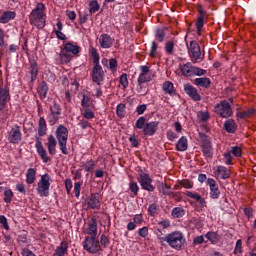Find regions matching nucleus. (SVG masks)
Listing matches in <instances>:
<instances>
[{
    "label": "nucleus",
    "instance_id": "e433bc0d",
    "mask_svg": "<svg viewBox=\"0 0 256 256\" xmlns=\"http://www.w3.org/2000/svg\"><path fill=\"white\" fill-rule=\"evenodd\" d=\"M185 215V210L181 207H176L173 208L172 210V216L175 217L176 219H181Z\"/></svg>",
    "mask_w": 256,
    "mask_h": 256
},
{
    "label": "nucleus",
    "instance_id": "bb28decb",
    "mask_svg": "<svg viewBox=\"0 0 256 256\" xmlns=\"http://www.w3.org/2000/svg\"><path fill=\"white\" fill-rule=\"evenodd\" d=\"M15 12L13 11H5L0 16V23H9L11 19H15Z\"/></svg>",
    "mask_w": 256,
    "mask_h": 256
},
{
    "label": "nucleus",
    "instance_id": "4be33fe9",
    "mask_svg": "<svg viewBox=\"0 0 256 256\" xmlns=\"http://www.w3.org/2000/svg\"><path fill=\"white\" fill-rule=\"evenodd\" d=\"M185 195L187 197H190V199H194L195 201H197V203H199L201 207H207V202L205 201L204 198L201 197V195L193 193L191 191H186Z\"/></svg>",
    "mask_w": 256,
    "mask_h": 256
},
{
    "label": "nucleus",
    "instance_id": "58836bf2",
    "mask_svg": "<svg viewBox=\"0 0 256 256\" xmlns=\"http://www.w3.org/2000/svg\"><path fill=\"white\" fill-rule=\"evenodd\" d=\"M253 113H255V109L250 108L244 112H238L237 117L239 119H245V117H251V115H253Z\"/></svg>",
    "mask_w": 256,
    "mask_h": 256
},
{
    "label": "nucleus",
    "instance_id": "69168bd1",
    "mask_svg": "<svg viewBox=\"0 0 256 256\" xmlns=\"http://www.w3.org/2000/svg\"><path fill=\"white\" fill-rule=\"evenodd\" d=\"M74 193L75 197H79L81 195V182H76L74 184Z\"/></svg>",
    "mask_w": 256,
    "mask_h": 256
},
{
    "label": "nucleus",
    "instance_id": "a878e982",
    "mask_svg": "<svg viewBox=\"0 0 256 256\" xmlns=\"http://www.w3.org/2000/svg\"><path fill=\"white\" fill-rule=\"evenodd\" d=\"M216 172L220 179H229V177H231L229 169H227L225 166H218Z\"/></svg>",
    "mask_w": 256,
    "mask_h": 256
},
{
    "label": "nucleus",
    "instance_id": "0eeeda50",
    "mask_svg": "<svg viewBox=\"0 0 256 256\" xmlns=\"http://www.w3.org/2000/svg\"><path fill=\"white\" fill-rule=\"evenodd\" d=\"M51 177L49 174H44L41 176V179L38 183L37 192L40 197H47L49 195V187H51V183L49 182Z\"/></svg>",
    "mask_w": 256,
    "mask_h": 256
},
{
    "label": "nucleus",
    "instance_id": "ddd939ff",
    "mask_svg": "<svg viewBox=\"0 0 256 256\" xmlns=\"http://www.w3.org/2000/svg\"><path fill=\"white\" fill-rule=\"evenodd\" d=\"M184 91L192 99V101H201V94H199L197 88L191 84H184Z\"/></svg>",
    "mask_w": 256,
    "mask_h": 256
},
{
    "label": "nucleus",
    "instance_id": "a19ab883",
    "mask_svg": "<svg viewBox=\"0 0 256 256\" xmlns=\"http://www.w3.org/2000/svg\"><path fill=\"white\" fill-rule=\"evenodd\" d=\"M155 37H156V39H158V41L160 43H163V41H165V30L164 29H156Z\"/></svg>",
    "mask_w": 256,
    "mask_h": 256
},
{
    "label": "nucleus",
    "instance_id": "603ef678",
    "mask_svg": "<svg viewBox=\"0 0 256 256\" xmlns=\"http://www.w3.org/2000/svg\"><path fill=\"white\" fill-rule=\"evenodd\" d=\"M120 84L122 85V87L124 89H127V87L129 86V80L127 79V74L126 73H123L120 76Z\"/></svg>",
    "mask_w": 256,
    "mask_h": 256
},
{
    "label": "nucleus",
    "instance_id": "a18cd8bd",
    "mask_svg": "<svg viewBox=\"0 0 256 256\" xmlns=\"http://www.w3.org/2000/svg\"><path fill=\"white\" fill-rule=\"evenodd\" d=\"M206 238L208 239V241H211V243H217V241H219V238L217 237V233L215 232H208L206 234Z\"/></svg>",
    "mask_w": 256,
    "mask_h": 256
},
{
    "label": "nucleus",
    "instance_id": "8fccbe9b",
    "mask_svg": "<svg viewBox=\"0 0 256 256\" xmlns=\"http://www.w3.org/2000/svg\"><path fill=\"white\" fill-rule=\"evenodd\" d=\"M175 47V44L173 43V41H168L165 44V51L168 55H173V49Z\"/></svg>",
    "mask_w": 256,
    "mask_h": 256
},
{
    "label": "nucleus",
    "instance_id": "7ed1b4c3",
    "mask_svg": "<svg viewBox=\"0 0 256 256\" xmlns=\"http://www.w3.org/2000/svg\"><path fill=\"white\" fill-rule=\"evenodd\" d=\"M56 139L63 155H69V150L67 149V139H69V130L67 127L60 125L56 129Z\"/></svg>",
    "mask_w": 256,
    "mask_h": 256
},
{
    "label": "nucleus",
    "instance_id": "473e14b6",
    "mask_svg": "<svg viewBox=\"0 0 256 256\" xmlns=\"http://www.w3.org/2000/svg\"><path fill=\"white\" fill-rule=\"evenodd\" d=\"M31 81H36L37 75H39V68L37 62L32 61L30 65Z\"/></svg>",
    "mask_w": 256,
    "mask_h": 256
},
{
    "label": "nucleus",
    "instance_id": "f03ea898",
    "mask_svg": "<svg viewBox=\"0 0 256 256\" xmlns=\"http://www.w3.org/2000/svg\"><path fill=\"white\" fill-rule=\"evenodd\" d=\"M164 241H166L172 249H176V251H181L185 245V237L183 236V233L179 231L168 234L164 238Z\"/></svg>",
    "mask_w": 256,
    "mask_h": 256
},
{
    "label": "nucleus",
    "instance_id": "49530a36",
    "mask_svg": "<svg viewBox=\"0 0 256 256\" xmlns=\"http://www.w3.org/2000/svg\"><path fill=\"white\" fill-rule=\"evenodd\" d=\"M90 13H97L99 11V3L96 0H93L89 3Z\"/></svg>",
    "mask_w": 256,
    "mask_h": 256
},
{
    "label": "nucleus",
    "instance_id": "7c9ffc66",
    "mask_svg": "<svg viewBox=\"0 0 256 256\" xmlns=\"http://www.w3.org/2000/svg\"><path fill=\"white\" fill-rule=\"evenodd\" d=\"M158 191L164 195H172L171 187L167 186V184L163 182H159L158 185Z\"/></svg>",
    "mask_w": 256,
    "mask_h": 256
},
{
    "label": "nucleus",
    "instance_id": "412c9836",
    "mask_svg": "<svg viewBox=\"0 0 256 256\" xmlns=\"http://www.w3.org/2000/svg\"><path fill=\"white\" fill-rule=\"evenodd\" d=\"M47 147H48V151L50 153V155H55L57 153V140H55V136L54 135H50L48 137V142H47Z\"/></svg>",
    "mask_w": 256,
    "mask_h": 256
},
{
    "label": "nucleus",
    "instance_id": "4468645a",
    "mask_svg": "<svg viewBox=\"0 0 256 256\" xmlns=\"http://www.w3.org/2000/svg\"><path fill=\"white\" fill-rule=\"evenodd\" d=\"M157 129H159L158 121L148 122L144 126V130H142V133L148 137H153V135L157 133Z\"/></svg>",
    "mask_w": 256,
    "mask_h": 256
},
{
    "label": "nucleus",
    "instance_id": "e2e57ef3",
    "mask_svg": "<svg viewBox=\"0 0 256 256\" xmlns=\"http://www.w3.org/2000/svg\"><path fill=\"white\" fill-rule=\"evenodd\" d=\"M100 244L102 245V247L106 248L107 245H109V238H107V236L105 234H102L100 237Z\"/></svg>",
    "mask_w": 256,
    "mask_h": 256
},
{
    "label": "nucleus",
    "instance_id": "6e6d98bb",
    "mask_svg": "<svg viewBox=\"0 0 256 256\" xmlns=\"http://www.w3.org/2000/svg\"><path fill=\"white\" fill-rule=\"evenodd\" d=\"M130 191L136 196L139 193V185L136 182H131L129 185Z\"/></svg>",
    "mask_w": 256,
    "mask_h": 256
},
{
    "label": "nucleus",
    "instance_id": "423d86ee",
    "mask_svg": "<svg viewBox=\"0 0 256 256\" xmlns=\"http://www.w3.org/2000/svg\"><path fill=\"white\" fill-rule=\"evenodd\" d=\"M199 138L202 141L201 149L204 157H213V144H211V140H209V136L205 133L200 132Z\"/></svg>",
    "mask_w": 256,
    "mask_h": 256
},
{
    "label": "nucleus",
    "instance_id": "774afa93",
    "mask_svg": "<svg viewBox=\"0 0 256 256\" xmlns=\"http://www.w3.org/2000/svg\"><path fill=\"white\" fill-rule=\"evenodd\" d=\"M78 125L81 126V129H87V127H91V124L89 123V121L85 119L80 120Z\"/></svg>",
    "mask_w": 256,
    "mask_h": 256
},
{
    "label": "nucleus",
    "instance_id": "338daca9",
    "mask_svg": "<svg viewBox=\"0 0 256 256\" xmlns=\"http://www.w3.org/2000/svg\"><path fill=\"white\" fill-rule=\"evenodd\" d=\"M0 223L6 231H9V224L7 223V218L5 216H0Z\"/></svg>",
    "mask_w": 256,
    "mask_h": 256
},
{
    "label": "nucleus",
    "instance_id": "09e8293b",
    "mask_svg": "<svg viewBox=\"0 0 256 256\" xmlns=\"http://www.w3.org/2000/svg\"><path fill=\"white\" fill-rule=\"evenodd\" d=\"M198 117H199L200 121L205 123L206 121H209L211 116L209 115L208 111H206V112L201 111V112L198 113Z\"/></svg>",
    "mask_w": 256,
    "mask_h": 256
},
{
    "label": "nucleus",
    "instance_id": "6ab92c4d",
    "mask_svg": "<svg viewBox=\"0 0 256 256\" xmlns=\"http://www.w3.org/2000/svg\"><path fill=\"white\" fill-rule=\"evenodd\" d=\"M180 70L182 72V75L184 77H193L194 71H195V66L191 64V62H188L180 67Z\"/></svg>",
    "mask_w": 256,
    "mask_h": 256
},
{
    "label": "nucleus",
    "instance_id": "6e6552de",
    "mask_svg": "<svg viewBox=\"0 0 256 256\" xmlns=\"http://www.w3.org/2000/svg\"><path fill=\"white\" fill-rule=\"evenodd\" d=\"M188 55L193 63H200L201 61V47L197 41H191L188 47Z\"/></svg>",
    "mask_w": 256,
    "mask_h": 256
},
{
    "label": "nucleus",
    "instance_id": "1a4fd4ad",
    "mask_svg": "<svg viewBox=\"0 0 256 256\" xmlns=\"http://www.w3.org/2000/svg\"><path fill=\"white\" fill-rule=\"evenodd\" d=\"M138 183H140L142 189L144 191H149L150 193H153L155 191V186H153V179L149 176L147 173H141L138 176Z\"/></svg>",
    "mask_w": 256,
    "mask_h": 256
},
{
    "label": "nucleus",
    "instance_id": "c85d7f7f",
    "mask_svg": "<svg viewBox=\"0 0 256 256\" xmlns=\"http://www.w3.org/2000/svg\"><path fill=\"white\" fill-rule=\"evenodd\" d=\"M67 249H69V246L67 245V242L63 241L61 242L60 246L56 248L55 254L53 256H64L65 253H67Z\"/></svg>",
    "mask_w": 256,
    "mask_h": 256
},
{
    "label": "nucleus",
    "instance_id": "cd10ccee",
    "mask_svg": "<svg viewBox=\"0 0 256 256\" xmlns=\"http://www.w3.org/2000/svg\"><path fill=\"white\" fill-rule=\"evenodd\" d=\"M35 175H37V171L33 168H29L26 173V183L28 185H33L35 183Z\"/></svg>",
    "mask_w": 256,
    "mask_h": 256
},
{
    "label": "nucleus",
    "instance_id": "c03bdc74",
    "mask_svg": "<svg viewBox=\"0 0 256 256\" xmlns=\"http://www.w3.org/2000/svg\"><path fill=\"white\" fill-rule=\"evenodd\" d=\"M85 170L87 171V173H92L93 169H95V161L93 160H88L85 165Z\"/></svg>",
    "mask_w": 256,
    "mask_h": 256
},
{
    "label": "nucleus",
    "instance_id": "052dcab7",
    "mask_svg": "<svg viewBox=\"0 0 256 256\" xmlns=\"http://www.w3.org/2000/svg\"><path fill=\"white\" fill-rule=\"evenodd\" d=\"M231 153L234 154V157H241V153H243V152H242V150H241V147H239V146H233V147L231 148Z\"/></svg>",
    "mask_w": 256,
    "mask_h": 256
},
{
    "label": "nucleus",
    "instance_id": "c9c22d12",
    "mask_svg": "<svg viewBox=\"0 0 256 256\" xmlns=\"http://www.w3.org/2000/svg\"><path fill=\"white\" fill-rule=\"evenodd\" d=\"M59 57H60V63L62 65H65L67 63H71V59H73V56L69 53H66L64 51H61L59 53Z\"/></svg>",
    "mask_w": 256,
    "mask_h": 256
},
{
    "label": "nucleus",
    "instance_id": "0e129e2a",
    "mask_svg": "<svg viewBox=\"0 0 256 256\" xmlns=\"http://www.w3.org/2000/svg\"><path fill=\"white\" fill-rule=\"evenodd\" d=\"M181 187H185V189H193V183L189 180H182L180 181Z\"/></svg>",
    "mask_w": 256,
    "mask_h": 256
},
{
    "label": "nucleus",
    "instance_id": "393cba45",
    "mask_svg": "<svg viewBox=\"0 0 256 256\" xmlns=\"http://www.w3.org/2000/svg\"><path fill=\"white\" fill-rule=\"evenodd\" d=\"M224 129L227 133H235L237 131V123H235V120L233 119H228L224 123Z\"/></svg>",
    "mask_w": 256,
    "mask_h": 256
},
{
    "label": "nucleus",
    "instance_id": "79ce46f5",
    "mask_svg": "<svg viewBox=\"0 0 256 256\" xmlns=\"http://www.w3.org/2000/svg\"><path fill=\"white\" fill-rule=\"evenodd\" d=\"M145 121H146V119L143 116L138 118V120L136 121V124H135L136 129H142V131H143L145 129V125H147V123H145Z\"/></svg>",
    "mask_w": 256,
    "mask_h": 256
},
{
    "label": "nucleus",
    "instance_id": "f704fd0d",
    "mask_svg": "<svg viewBox=\"0 0 256 256\" xmlns=\"http://www.w3.org/2000/svg\"><path fill=\"white\" fill-rule=\"evenodd\" d=\"M162 88L165 93H168V95H175V87L172 82H164Z\"/></svg>",
    "mask_w": 256,
    "mask_h": 256
},
{
    "label": "nucleus",
    "instance_id": "4c0bfd02",
    "mask_svg": "<svg viewBox=\"0 0 256 256\" xmlns=\"http://www.w3.org/2000/svg\"><path fill=\"white\" fill-rule=\"evenodd\" d=\"M205 25V18L203 16H198L196 21V29L198 35H201V29H203V26Z\"/></svg>",
    "mask_w": 256,
    "mask_h": 256
},
{
    "label": "nucleus",
    "instance_id": "ea45409f",
    "mask_svg": "<svg viewBox=\"0 0 256 256\" xmlns=\"http://www.w3.org/2000/svg\"><path fill=\"white\" fill-rule=\"evenodd\" d=\"M151 81V76L149 74H140L138 77V85L141 86L143 83H149Z\"/></svg>",
    "mask_w": 256,
    "mask_h": 256
},
{
    "label": "nucleus",
    "instance_id": "f3484780",
    "mask_svg": "<svg viewBox=\"0 0 256 256\" xmlns=\"http://www.w3.org/2000/svg\"><path fill=\"white\" fill-rule=\"evenodd\" d=\"M7 99H9V86L5 85L4 88L0 89V111L5 109V103H7Z\"/></svg>",
    "mask_w": 256,
    "mask_h": 256
},
{
    "label": "nucleus",
    "instance_id": "f8f14e48",
    "mask_svg": "<svg viewBox=\"0 0 256 256\" xmlns=\"http://www.w3.org/2000/svg\"><path fill=\"white\" fill-rule=\"evenodd\" d=\"M22 139L21 130L19 126L13 127L8 133V141L9 143H13L14 145L19 143Z\"/></svg>",
    "mask_w": 256,
    "mask_h": 256
},
{
    "label": "nucleus",
    "instance_id": "aec40b11",
    "mask_svg": "<svg viewBox=\"0 0 256 256\" xmlns=\"http://www.w3.org/2000/svg\"><path fill=\"white\" fill-rule=\"evenodd\" d=\"M100 47L103 49H109L113 45V41L109 34H102L99 39Z\"/></svg>",
    "mask_w": 256,
    "mask_h": 256
},
{
    "label": "nucleus",
    "instance_id": "20e7f679",
    "mask_svg": "<svg viewBox=\"0 0 256 256\" xmlns=\"http://www.w3.org/2000/svg\"><path fill=\"white\" fill-rule=\"evenodd\" d=\"M214 113L219 115L222 119H229V117H233V108L231 107V103L227 100L220 101L215 105Z\"/></svg>",
    "mask_w": 256,
    "mask_h": 256
},
{
    "label": "nucleus",
    "instance_id": "39448f33",
    "mask_svg": "<svg viewBox=\"0 0 256 256\" xmlns=\"http://www.w3.org/2000/svg\"><path fill=\"white\" fill-rule=\"evenodd\" d=\"M83 247L85 251H88V253H99V251H102L101 244L97 237L93 236H87L85 240L83 241Z\"/></svg>",
    "mask_w": 256,
    "mask_h": 256
},
{
    "label": "nucleus",
    "instance_id": "864d4df0",
    "mask_svg": "<svg viewBox=\"0 0 256 256\" xmlns=\"http://www.w3.org/2000/svg\"><path fill=\"white\" fill-rule=\"evenodd\" d=\"M59 121V115L58 114H53L52 112L48 115V122L50 125H55Z\"/></svg>",
    "mask_w": 256,
    "mask_h": 256
},
{
    "label": "nucleus",
    "instance_id": "dca6fc26",
    "mask_svg": "<svg viewBox=\"0 0 256 256\" xmlns=\"http://www.w3.org/2000/svg\"><path fill=\"white\" fill-rule=\"evenodd\" d=\"M35 147L37 149L38 155L41 157L44 163H47L49 161V157L47 156V150L43 147V143L41 142V139L36 138V144Z\"/></svg>",
    "mask_w": 256,
    "mask_h": 256
},
{
    "label": "nucleus",
    "instance_id": "680f3d73",
    "mask_svg": "<svg viewBox=\"0 0 256 256\" xmlns=\"http://www.w3.org/2000/svg\"><path fill=\"white\" fill-rule=\"evenodd\" d=\"M91 55L93 57V63L98 64L99 63V53H97V49L92 48Z\"/></svg>",
    "mask_w": 256,
    "mask_h": 256
},
{
    "label": "nucleus",
    "instance_id": "2eb2a0df",
    "mask_svg": "<svg viewBox=\"0 0 256 256\" xmlns=\"http://www.w3.org/2000/svg\"><path fill=\"white\" fill-rule=\"evenodd\" d=\"M85 202L87 203L88 207H90V209H99L101 207V202L99 201V193L90 195V197L87 198Z\"/></svg>",
    "mask_w": 256,
    "mask_h": 256
},
{
    "label": "nucleus",
    "instance_id": "13d9d810",
    "mask_svg": "<svg viewBox=\"0 0 256 256\" xmlns=\"http://www.w3.org/2000/svg\"><path fill=\"white\" fill-rule=\"evenodd\" d=\"M13 199V191L11 190H6L4 192V202L9 203Z\"/></svg>",
    "mask_w": 256,
    "mask_h": 256
},
{
    "label": "nucleus",
    "instance_id": "f257e3e1",
    "mask_svg": "<svg viewBox=\"0 0 256 256\" xmlns=\"http://www.w3.org/2000/svg\"><path fill=\"white\" fill-rule=\"evenodd\" d=\"M45 5L43 3H38L36 8L30 14V23L35 25L38 29H43L45 27Z\"/></svg>",
    "mask_w": 256,
    "mask_h": 256
},
{
    "label": "nucleus",
    "instance_id": "5701e85b",
    "mask_svg": "<svg viewBox=\"0 0 256 256\" xmlns=\"http://www.w3.org/2000/svg\"><path fill=\"white\" fill-rule=\"evenodd\" d=\"M38 135L39 137H43L47 135V122L44 117H40L38 122Z\"/></svg>",
    "mask_w": 256,
    "mask_h": 256
},
{
    "label": "nucleus",
    "instance_id": "4d7b16f0",
    "mask_svg": "<svg viewBox=\"0 0 256 256\" xmlns=\"http://www.w3.org/2000/svg\"><path fill=\"white\" fill-rule=\"evenodd\" d=\"M157 204H150L148 207V213L151 215V217H155L157 215Z\"/></svg>",
    "mask_w": 256,
    "mask_h": 256
},
{
    "label": "nucleus",
    "instance_id": "a211bd4d",
    "mask_svg": "<svg viewBox=\"0 0 256 256\" xmlns=\"http://www.w3.org/2000/svg\"><path fill=\"white\" fill-rule=\"evenodd\" d=\"M193 83L196 87H202V89H209L211 87V79L207 77L195 78Z\"/></svg>",
    "mask_w": 256,
    "mask_h": 256
},
{
    "label": "nucleus",
    "instance_id": "9b49d317",
    "mask_svg": "<svg viewBox=\"0 0 256 256\" xmlns=\"http://www.w3.org/2000/svg\"><path fill=\"white\" fill-rule=\"evenodd\" d=\"M207 185L210 188V197L211 199H219V195H221V191L219 190V185H217V181L213 178L207 179Z\"/></svg>",
    "mask_w": 256,
    "mask_h": 256
},
{
    "label": "nucleus",
    "instance_id": "bf43d9fd",
    "mask_svg": "<svg viewBox=\"0 0 256 256\" xmlns=\"http://www.w3.org/2000/svg\"><path fill=\"white\" fill-rule=\"evenodd\" d=\"M108 69H110V71H117V59L111 58L109 60Z\"/></svg>",
    "mask_w": 256,
    "mask_h": 256
},
{
    "label": "nucleus",
    "instance_id": "3c124183",
    "mask_svg": "<svg viewBox=\"0 0 256 256\" xmlns=\"http://www.w3.org/2000/svg\"><path fill=\"white\" fill-rule=\"evenodd\" d=\"M116 113L120 118L125 117V104H119L116 108Z\"/></svg>",
    "mask_w": 256,
    "mask_h": 256
},
{
    "label": "nucleus",
    "instance_id": "72a5a7b5",
    "mask_svg": "<svg viewBox=\"0 0 256 256\" xmlns=\"http://www.w3.org/2000/svg\"><path fill=\"white\" fill-rule=\"evenodd\" d=\"M88 235L90 237H97V220L92 219V223L88 225Z\"/></svg>",
    "mask_w": 256,
    "mask_h": 256
},
{
    "label": "nucleus",
    "instance_id": "37998d69",
    "mask_svg": "<svg viewBox=\"0 0 256 256\" xmlns=\"http://www.w3.org/2000/svg\"><path fill=\"white\" fill-rule=\"evenodd\" d=\"M50 111L54 115H61V106L57 104V102H54L52 106H50Z\"/></svg>",
    "mask_w": 256,
    "mask_h": 256
},
{
    "label": "nucleus",
    "instance_id": "5fc2aeb1",
    "mask_svg": "<svg viewBox=\"0 0 256 256\" xmlns=\"http://www.w3.org/2000/svg\"><path fill=\"white\" fill-rule=\"evenodd\" d=\"M207 74V70L205 69H201L199 67H195L194 66V74H193V77L197 76V77H201L203 75H206Z\"/></svg>",
    "mask_w": 256,
    "mask_h": 256
},
{
    "label": "nucleus",
    "instance_id": "c756f323",
    "mask_svg": "<svg viewBox=\"0 0 256 256\" xmlns=\"http://www.w3.org/2000/svg\"><path fill=\"white\" fill-rule=\"evenodd\" d=\"M47 91H49L47 83L45 81L41 82L38 86V93L41 99H45V97H47Z\"/></svg>",
    "mask_w": 256,
    "mask_h": 256
},
{
    "label": "nucleus",
    "instance_id": "9d476101",
    "mask_svg": "<svg viewBox=\"0 0 256 256\" xmlns=\"http://www.w3.org/2000/svg\"><path fill=\"white\" fill-rule=\"evenodd\" d=\"M105 77V72L103 71V68L101 65L94 64V67L92 68V81L94 83H97V85H101V81H103Z\"/></svg>",
    "mask_w": 256,
    "mask_h": 256
},
{
    "label": "nucleus",
    "instance_id": "de8ad7c7",
    "mask_svg": "<svg viewBox=\"0 0 256 256\" xmlns=\"http://www.w3.org/2000/svg\"><path fill=\"white\" fill-rule=\"evenodd\" d=\"M82 117H84V119H94L95 113H93L91 109L86 108L82 113Z\"/></svg>",
    "mask_w": 256,
    "mask_h": 256
},
{
    "label": "nucleus",
    "instance_id": "2f4dec72",
    "mask_svg": "<svg viewBox=\"0 0 256 256\" xmlns=\"http://www.w3.org/2000/svg\"><path fill=\"white\" fill-rule=\"evenodd\" d=\"M187 147V138L182 136L176 144V149L177 151H187Z\"/></svg>",
    "mask_w": 256,
    "mask_h": 256
},
{
    "label": "nucleus",
    "instance_id": "b1692460",
    "mask_svg": "<svg viewBox=\"0 0 256 256\" xmlns=\"http://www.w3.org/2000/svg\"><path fill=\"white\" fill-rule=\"evenodd\" d=\"M64 50L66 53H72V55H79L81 48L77 45H73L71 42H67L64 45Z\"/></svg>",
    "mask_w": 256,
    "mask_h": 256
}]
</instances>
